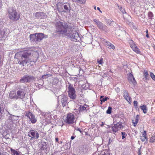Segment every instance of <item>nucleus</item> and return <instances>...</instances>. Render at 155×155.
I'll return each instance as SVG.
<instances>
[{
	"label": "nucleus",
	"instance_id": "obj_10",
	"mask_svg": "<svg viewBox=\"0 0 155 155\" xmlns=\"http://www.w3.org/2000/svg\"><path fill=\"white\" fill-rule=\"evenodd\" d=\"M130 46L134 51L137 54H140L141 52L140 50L137 48V46L132 40L129 41Z\"/></svg>",
	"mask_w": 155,
	"mask_h": 155
},
{
	"label": "nucleus",
	"instance_id": "obj_8",
	"mask_svg": "<svg viewBox=\"0 0 155 155\" xmlns=\"http://www.w3.org/2000/svg\"><path fill=\"white\" fill-rule=\"evenodd\" d=\"M123 126L122 125V123L120 122V123H116L114 124L111 127L112 131L114 133L117 132L118 130H120V129H123Z\"/></svg>",
	"mask_w": 155,
	"mask_h": 155
},
{
	"label": "nucleus",
	"instance_id": "obj_12",
	"mask_svg": "<svg viewBox=\"0 0 155 155\" xmlns=\"http://www.w3.org/2000/svg\"><path fill=\"white\" fill-rule=\"evenodd\" d=\"M59 101H60L62 106L64 107L67 104V102L68 100V97L64 95H61L59 97Z\"/></svg>",
	"mask_w": 155,
	"mask_h": 155
},
{
	"label": "nucleus",
	"instance_id": "obj_33",
	"mask_svg": "<svg viewBox=\"0 0 155 155\" xmlns=\"http://www.w3.org/2000/svg\"><path fill=\"white\" fill-rule=\"evenodd\" d=\"M120 11L123 14H127V13L125 11V10L124 8H123L122 7H121L120 8Z\"/></svg>",
	"mask_w": 155,
	"mask_h": 155
},
{
	"label": "nucleus",
	"instance_id": "obj_44",
	"mask_svg": "<svg viewBox=\"0 0 155 155\" xmlns=\"http://www.w3.org/2000/svg\"><path fill=\"white\" fill-rule=\"evenodd\" d=\"M138 153H139L138 155H141V154L140 153V149H139Z\"/></svg>",
	"mask_w": 155,
	"mask_h": 155
},
{
	"label": "nucleus",
	"instance_id": "obj_5",
	"mask_svg": "<svg viewBox=\"0 0 155 155\" xmlns=\"http://www.w3.org/2000/svg\"><path fill=\"white\" fill-rule=\"evenodd\" d=\"M68 90V93L69 97L72 99H75L76 97L75 90L71 84L69 85Z\"/></svg>",
	"mask_w": 155,
	"mask_h": 155
},
{
	"label": "nucleus",
	"instance_id": "obj_2",
	"mask_svg": "<svg viewBox=\"0 0 155 155\" xmlns=\"http://www.w3.org/2000/svg\"><path fill=\"white\" fill-rule=\"evenodd\" d=\"M16 54L20 56L21 58L18 61V63L23 66H25L27 63L33 65V63L36 61L39 56L38 52L31 50L18 52Z\"/></svg>",
	"mask_w": 155,
	"mask_h": 155
},
{
	"label": "nucleus",
	"instance_id": "obj_38",
	"mask_svg": "<svg viewBox=\"0 0 155 155\" xmlns=\"http://www.w3.org/2000/svg\"><path fill=\"white\" fill-rule=\"evenodd\" d=\"M147 138V137L142 136L141 137V140L143 142Z\"/></svg>",
	"mask_w": 155,
	"mask_h": 155
},
{
	"label": "nucleus",
	"instance_id": "obj_31",
	"mask_svg": "<svg viewBox=\"0 0 155 155\" xmlns=\"http://www.w3.org/2000/svg\"><path fill=\"white\" fill-rule=\"evenodd\" d=\"M14 109L15 110H17L21 109L20 108L19 106L15 104L13 107Z\"/></svg>",
	"mask_w": 155,
	"mask_h": 155
},
{
	"label": "nucleus",
	"instance_id": "obj_22",
	"mask_svg": "<svg viewBox=\"0 0 155 155\" xmlns=\"http://www.w3.org/2000/svg\"><path fill=\"white\" fill-rule=\"evenodd\" d=\"M30 39L31 41H35V42L36 41V34H35L30 35Z\"/></svg>",
	"mask_w": 155,
	"mask_h": 155
},
{
	"label": "nucleus",
	"instance_id": "obj_49",
	"mask_svg": "<svg viewBox=\"0 0 155 155\" xmlns=\"http://www.w3.org/2000/svg\"><path fill=\"white\" fill-rule=\"evenodd\" d=\"M12 116L11 115L10 117H9L8 119L9 120H11L12 119Z\"/></svg>",
	"mask_w": 155,
	"mask_h": 155
},
{
	"label": "nucleus",
	"instance_id": "obj_59",
	"mask_svg": "<svg viewBox=\"0 0 155 155\" xmlns=\"http://www.w3.org/2000/svg\"><path fill=\"white\" fill-rule=\"evenodd\" d=\"M51 155H53V154H51Z\"/></svg>",
	"mask_w": 155,
	"mask_h": 155
},
{
	"label": "nucleus",
	"instance_id": "obj_23",
	"mask_svg": "<svg viewBox=\"0 0 155 155\" xmlns=\"http://www.w3.org/2000/svg\"><path fill=\"white\" fill-rule=\"evenodd\" d=\"M121 118L119 117H115L114 118V122H116V123H120L121 122Z\"/></svg>",
	"mask_w": 155,
	"mask_h": 155
},
{
	"label": "nucleus",
	"instance_id": "obj_11",
	"mask_svg": "<svg viewBox=\"0 0 155 155\" xmlns=\"http://www.w3.org/2000/svg\"><path fill=\"white\" fill-rule=\"evenodd\" d=\"M35 78L31 75H26L21 78L20 81L21 82H28L34 80Z\"/></svg>",
	"mask_w": 155,
	"mask_h": 155
},
{
	"label": "nucleus",
	"instance_id": "obj_15",
	"mask_svg": "<svg viewBox=\"0 0 155 155\" xmlns=\"http://www.w3.org/2000/svg\"><path fill=\"white\" fill-rule=\"evenodd\" d=\"M123 95L124 98L126 99L129 104L131 102V97L129 96L128 93L127 91H123Z\"/></svg>",
	"mask_w": 155,
	"mask_h": 155
},
{
	"label": "nucleus",
	"instance_id": "obj_4",
	"mask_svg": "<svg viewBox=\"0 0 155 155\" xmlns=\"http://www.w3.org/2000/svg\"><path fill=\"white\" fill-rule=\"evenodd\" d=\"M9 17L10 19L14 21H17L19 19L20 15L13 8H10L8 11Z\"/></svg>",
	"mask_w": 155,
	"mask_h": 155
},
{
	"label": "nucleus",
	"instance_id": "obj_36",
	"mask_svg": "<svg viewBox=\"0 0 155 155\" xmlns=\"http://www.w3.org/2000/svg\"><path fill=\"white\" fill-rule=\"evenodd\" d=\"M153 16V13L151 12H149L148 14V17L149 18L152 19Z\"/></svg>",
	"mask_w": 155,
	"mask_h": 155
},
{
	"label": "nucleus",
	"instance_id": "obj_26",
	"mask_svg": "<svg viewBox=\"0 0 155 155\" xmlns=\"http://www.w3.org/2000/svg\"><path fill=\"white\" fill-rule=\"evenodd\" d=\"M140 107L141 109L143 110V112L144 114H146L147 113V107L145 105H143L142 106H140Z\"/></svg>",
	"mask_w": 155,
	"mask_h": 155
},
{
	"label": "nucleus",
	"instance_id": "obj_30",
	"mask_svg": "<svg viewBox=\"0 0 155 155\" xmlns=\"http://www.w3.org/2000/svg\"><path fill=\"white\" fill-rule=\"evenodd\" d=\"M75 2L80 4H84L85 2V0H74Z\"/></svg>",
	"mask_w": 155,
	"mask_h": 155
},
{
	"label": "nucleus",
	"instance_id": "obj_13",
	"mask_svg": "<svg viewBox=\"0 0 155 155\" xmlns=\"http://www.w3.org/2000/svg\"><path fill=\"white\" fill-rule=\"evenodd\" d=\"M29 136L32 138H35L38 139L39 137V134L37 131L30 130L29 132Z\"/></svg>",
	"mask_w": 155,
	"mask_h": 155
},
{
	"label": "nucleus",
	"instance_id": "obj_20",
	"mask_svg": "<svg viewBox=\"0 0 155 155\" xmlns=\"http://www.w3.org/2000/svg\"><path fill=\"white\" fill-rule=\"evenodd\" d=\"M5 108V105L3 103H1L0 104V118H1L2 114L4 112V110Z\"/></svg>",
	"mask_w": 155,
	"mask_h": 155
},
{
	"label": "nucleus",
	"instance_id": "obj_3",
	"mask_svg": "<svg viewBox=\"0 0 155 155\" xmlns=\"http://www.w3.org/2000/svg\"><path fill=\"white\" fill-rule=\"evenodd\" d=\"M27 88V87H25L23 85L18 86V88L19 90L17 91L16 94L17 99L18 98L22 99L24 97L25 94V90Z\"/></svg>",
	"mask_w": 155,
	"mask_h": 155
},
{
	"label": "nucleus",
	"instance_id": "obj_51",
	"mask_svg": "<svg viewBox=\"0 0 155 155\" xmlns=\"http://www.w3.org/2000/svg\"><path fill=\"white\" fill-rule=\"evenodd\" d=\"M103 97L104 96H101L100 97V100H101V99H102L103 98Z\"/></svg>",
	"mask_w": 155,
	"mask_h": 155
},
{
	"label": "nucleus",
	"instance_id": "obj_53",
	"mask_svg": "<svg viewBox=\"0 0 155 155\" xmlns=\"http://www.w3.org/2000/svg\"><path fill=\"white\" fill-rule=\"evenodd\" d=\"M55 140L56 142H58V138H56Z\"/></svg>",
	"mask_w": 155,
	"mask_h": 155
},
{
	"label": "nucleus",
	"instance_id": "obj_50",
	"mask_svg": "<svg viewBox=\"0 0 155 155\" xmlns=\"http://www.w3.org/2000/svg\"><path fill=\"white\" fill-rule=\"evenodd\" d=\"M146 37L147 38H149V35H148V34H147L146 35Z\"/></svg>",
	"mask_w": 155,
	"mask_h": 155
},
{
	"label": "nucleus",
	"instance_id": "obj_47",
	"mask_svg": "<svg viewBox=\"0 0 155 155\" xmlns=\"http://www.w3.org/2000/svg\"><path fill=\"white\" fill-rule=\"evenodd\" d=\"M97 9L98 10H99L100 12H101V13L102 12L100 10V8L99 7H97Z\"/></svg>",
	"mask_w": 155,
	"mask_h": 155
},
{
	"label": "nucleus",
	"instance_id": "obj_28",
	"mask_svg": "<svg viewBox=\"0 0 155 155\" xmlns=\"http://www.w3.org/2000/svg\"><path fill=\"white\" fill-rule=\"evenodd\" d=\"M143 74L144 78L146 80H147L149 75L147 71H144Z\"/></svg>",
	"mask_w": 155,
	"mask_h": 155
},
{
	"label": "nucleus",
	"instance_id": "obj_35",
	"mask_svg": "<svg viewBox=\"0 0 155 155\" xmlns=\"http://www.w3.org/2000/svg\"><path fill=\"white\" fill-rule=\"evenodd\" d=\"M150 75L152 79L155 81V75L152 72H150Z\"/></svg>",
	"mask_w": 155,
	"mask_h": 155
},
{
	"label": "nucleus",
	"instance_id": "obj_55",
	"mask_svg": "<svg viewBox=\"0 0 155 155\" xmlns=\"http://www.w3.org/2000/svg\"><path fill=\"white\" fill-rule=\"evenodd\" d=\"M146 33H147V34H148V30H147L146 31Z\"/></svg>",
	"mask_w": 155,
	"mask_h": 155
},
{
	"label": "nucleus",
	"instance_id": "obj_24",
	"mask_svg": "<svg viewBox=\"0 0 155 155\" xmlns=\"http://www.w3.org/2000/svg\"><path fill=\"white\" fill-rule=\"evenodd\" d=\"M139 116L138 115H137L134 118L135 120H132L133 123L134 124V126H135L138 122L139 121Z\"/></svg>",
	"mask_w": 155,
	"mask_h": 155
},
{
	"label": "nucleus",
	"instance_id": "obj_7",
	"mask_svg": "<svg viewBox=\"0 0 155 155\" xmlns=\"http://www.w3.org/2000/svg\"><path fill=\"white\" fill-rule=\"evenodd\" d=\"M93 21L97 25V26L100 29L104 31L107 30V26L106 25H104L99 20H97L96 19H94Z\"/></svg>",
	"mask_w": 155,
	"mask_h": 155
},
{
	"label": "nucleus",
	"instance_id": "obj_43",
	"mask_svg": "<svg viewBox=\"0 0 155 155\" xmlns=\"http://www.w3.org/2000/svg\"><path fill=\"white\" fill-rule=\"evenodd\" d=\"M2 6V1L0 0V10L1 9V8Z\"/></svg>",
	"mask_w": 155,
	"mask_h": 155
},
{
	"label": "nucleus",
	"instance_id": "obj_42",
	"mask_svg": "<svg viewBox=\"0 0 155 155\" xmlns=\"http://www.w3.org/2000/svg\"><path fill=\"white\" fill-rule=\"evenodd\" d=\"M142 136H145L146 137V131H144L143 133L142 134Z\"/></svg>",
	"mask_w": 155,
	"mask_h": 155
},
{
	"label": "nucleus",
	"instance_id": "obj_56",
	"mask_svg": "<svg viewBox=\"0 0 155 155\" xmlns=\"http://www.w3.org/2000/svg\"><path fill=\"white\" fill-rule=\"evenodd\" d=\"M94 9L95 10L96 9V7L95 6H94Z\"/></svg>",
	"mask_w": 155,
	"mask_h": 155
},
{
	"label": "nucleus",
	"instance_id": "obj_16",
	"mask_svg": "<svg viewBox=\"0 0 155 155\" xmlns=\"http://www.w3.org/2000/svg\"><path fill=\"white\" fill-rule=\"evenodd\" d=\"M128 78L130 83H132L134 84H136V82L135 79L133 77V74L131 73H130L128 75Z\"/></svg>",
	"mask_w": 155,
	"mask_h": 155
},
{
	"label": "nucleus",
	"instance_id": "obj_25",
	"mask_svg": "<svg viewBox=\"0 0 155 155\" xmlns=\"http://www.w3.org/2000/svg\"><path fill=\"white\" fill-rule=\"evenodd\" d=\"M120 33V34L118 35L119 36H122L123 37H125V36H126V32L124 31H120L119 30L118 31Z\"/></svg>",
	"mask_w": 155,
	"mask_h": 155
},
{
	"label": "nucleus",
	"instance_id": "obj_45",
	"mask_svg": "<svg viewBox=\"0 0 155 155\" xmlns=\"http://www.w3.org/2000/svg\"><path fill=\"white\" fill-rule=\"evenodd\" d=\"M112 142V140L110 139V138L109 139V144H110Z\"/></svg>",
	"mask_w": 155,
	"mask_h": 155
},
{
	"label": "nucleus",
	"instance_id": "obj_18",
	"mask_svg": "<svg viewBox=\"0 0 155 155\" xmlns=\"http://www.w3.org/2000/svg\"><path fill=\"white\" fill-rule=\"evenodd\" d=\"M36 34V41H41L44 38V34L42 33H39Z\"/></svg>",
	"mask_w": 155,
	"mask_h": 155
},
{
	"label": "nucleus",
	"instance_id": "obj_48",
	"mask_svg": "<svg viewBox=\"0 0 155 155\" xmlns=\"http://www.w3.org/2000/svg\"><path fill=\"white\" fill-rule=\"evenodd\" d=\"M102 124L101 125V127H103L104 126V124L103 123V122H102Z\"/></svg>",
	"mask_w": 155,
	"mask_h": 155
},
{
	"label": "nucleus",
	"instance_id": "obj_1",
	"mask_svg": "<svg viewBox=\"0 0 155 155\" xmlns=\"http://www.w3.org/2000/svg\"><path fill=\"white\" fill-rule=\"evenodd\" d=\"M77 28L73 25L68 26L64 22L58 21L56 24L55 31L66 36L67 38L77 40L79 37L78 33L77 31Z\"/></svg>",
	"mask_w": 155,
	"mask_h": 155
},
{
	"label": "nucleus",
	"instance_id": "obj_39",
	"mask_svg": "<svg viewBox=\"0 0 155 155\" xmlns=\"http://www.w3.org/2000/svg\"><path fill=\"white\" fill-rule=\"evenodd\" d=\"M137 102L136 101H134V106L137 108Z\"/></svg>",
	"mask_w": 155,
	"mask_h": 155
},
{
	"label": "nucleus",
	"instance_id": "obj_40",
	"mask_svg": "<svg viewBox=\"0 0 155 155\" xmlns=\"http://www.w3.org/2000/svg\"><path fill=\"white\" fill-rule=\"evenodd\" d=\"M81 110H86V107H85L83 106H81L80 107Z\"/></svg>",
	"mask_w": 155,
	"mask_h": 155
},
{
	"label": "nucleus",
	"instance_id": "obj_6",
	"mask_svg": "<svg viewBox=\"0 0 155 155\" xmlns=\"http://www.w3.org/2000/svg\"><path fill=\"white\" fill-rule=\"evenodd\" d=\"M65 122L66 123L69 124H73L75 122V121L74 115L72 113L68 114L66 117Z\"/></svg>",
	"mask_w": 155,
	"mask_h": 155
},
{
	"label": "nucleus",
	"instance_id": "obj_27",
	"mask_svg": "<svg viewBox=\"0 0 155 155\" xmlns=\"http://www.w3.org/2000/svg\"><path fill=\"white\" fill-rule=\"evenodd\" d=\"M155 142V135L153 134L152 135V137L150 139V142L151 143H153Z\"/></svg>",
	"mask_w": 155,
	"mask_h": 155
},
{
	"label": "nucleus",
	"instance_id": "obj_21",
	"mask_svg": "<svg viewBox=\"0 0 155 155\" xmlns=\"http://www.w3.org/2000/svg\"><path fill=\"white\" fill-rule=\"evenodd\" d=\"M9 97L11 99H17V97H16V94L14 91H11L9 94Z\"/></svg>",
	"mask_w": 155,
	"mask_h": 155
},
{
	"label": "nucleus",
	"instance_id": "obj_60",
	"mask_svg": "<svg viewBox=\"0 0 155 155\" xmlns=\"http://www.w3.org/2000/svg\"><path fill=\"white\" fill-rule=\"evenodd\" d=\"M3 32V33H5V32L4 31V32Z\"/></svg>",
	"mask_w": 155,
	"mask_h": 155
},
{
	"label": "nucleus",
	"instance_id": "obj_46",
	"mask_svg": "<svg viewBox=\"0 0 155 155\" xmlns=\"http://www.w3.org/2000/svg\"><path fill=\"white\" fill-rule=\"evenodd\" d=\"M74 138H75V137L74 136H72L71 138V140H72L74 139Z\"/></svg>",
	"mask_w": 155,
	"mask_h": 155
},
{
	"label": "nucleus",
	"instance_id": "obj_32",
	"mask_svg": "<svg viewBox=\"0 0 155 155\" xmlns=\"http://www.w3.org/2000/svg\"><path fill=\"white\" fill-rule=\"evenodd\" d=\"M112 108L110 107H109L108 109L106 111V113L110 114L111 113Z\"/></svg>",
	"mask_w": 155,
	"mask_h": 155
},
{
	"label": "nucleus",
	"instance_id": "obj_58",
	"mask_svg": "<svg viewBox=\"0 0 155 155\" xmlns=\"http://www.w3.org/2000/svg\"><path fill=\"white\" fill-rule=\"evenodd\" d=\"M104 155H110V154H104Z\"/></svg>",
	"mask_w": 155,
	"mask_h": 155
},
{
	"label": "nucleus",
	"instance_id": "obj_9",
	"mask_svg": "<svg viewBox=\"0 0 155 155\" xmlns=\"http://www.w3.org/2000/svg\"><path fill=\"white\" fill-rule=\"evenodd\" d=\"M25 116L30 119L31 122L32 124L35 123L37 121V118L35 117V115L30 112H26Z\"/></svg>",
	"mask_w": 155,
	"mask_h": 155
},
{
	"label": "nucleus",
	"instance_id": "obj_14",
	"mask_svg": "<svg viewBox=\"0 0 155 155\" xmlns=\"http://www.w3.org/2000/svg\"><path fill=\"white\" fill-rule=\"evenodd\" d=\"M36 18L38 19L45 18L46 15L43 12H39L35 13V14Z\"/></svg>",
	"mask_w": 155,
	"mask_h": 155
},
{
	"label": "nucleus",
	"instance_id": "obj_17",
	"mask_svg": "<svg viewBox=\"0 0 155 155\" xmlns=\"http://www.w3.org/2000/svg\"><path fill=\"white\" fill-rule=\"evenodd\" d=\"M62 5H63L64 8L65 10H64L63 12H68L70 11V5L68 3H64L62 4Z\"/></svg>",
	"mask_w": 155,
	"mask_h": 155
},
{
	"label": "nucleus",
	"instance_id": "obj_41",
	"mask_svg": "<svg viewBox=\"0 0 155 155\" xmlns=\"http://www.w3.org/2000/svg\"><path fill=\"white\" fill-rule=\"evenodd\" d=\"M97 62L99 64H102V59L101 58L99 61H97Z\"/></svg>",
	"mask_w": 155,
	"mask_h": 155
},
{
	"label": "nucleus",
	"instance_id": "obj_52",
	"mask_svg": "<svg viewBox=\"0 0 155 155\" xmlns=\"http://www.w3.org/2000/svg\"><path fill=\"white\" fill-rule=\"evenodd\" d=\"M77 130H78L80 132H81V130L80 129H77Z\"/></svg>",
	"mask_w": 155,
	"mask_h": 155
},
{
	"label": "nucleus",
	"instance_id": "obj_34",
	"mask_svg": "<svg viewBox=\"0 0 155 155\" xmlns=\"http://www.w3.org/2000/svg\"><path fill=\"white\" fill-rule=\"evenodd\" d=\"M108 99L109 98L108 97H106L105 98L101 99V100H100L101 102V104H102V102H104L105 101H107Z\"/></svg>",
	"mask_w": 155,
	"mask_h": 155
},
{
	"label": "nucleus",
	"instance_id": "obj_29",
	"mask_svg": "<svg viewBox=\"0 0 155 155\" xmlns=\"http://www.w3.org/2000/svg\"><path fill=\"white\" fill-rule=\"evenodd\" d=\"M11 151L14 155H19L17 151L14 149L11 148Z\"/></svg>",
	"mask_w": 155,
	"mask_h": 155
},
{
	"label": "nucleus",
	"instance_id": "obj_54",
	"mask_svg": "<svg viewBox=\"0 0 155 155\" xmlns=\"http://www.w3.org/2000/svg\"><path fill=\"white\" fill-rule=\"evenodd\" d=\"M1 56L0 55V64L1 62Z\"/></svg>",
	"mask_w": 155,
	"mask_h": 155
},
{
	"label": "nucleus",
	"instance_id": "obj_19",
	"mask_svg": "<svg viewBox=\"0 0 155 155\" xmlns=\"http://www.w3.org/2000/svg\"><path fill=\"white\" fill-rule=\"evenodd\" d=\"M104 41L105 42L106 45L110 49H114L115 48L114 46V45L110 43L108 41L104 40Z\"/></svg>",
	"mask_w": 155,
	"mask_h": 155
},
{
	"label": "nucleus",
	"instance_id": "obj_57",
	"mask_svg": "<svg viewBox=\"0 0 155 155\" xmlns=\"http://www.w3.org/2000/svg\"><path fill=\"white\" fill-rule=\"evenodd\" d=\"M0 155H3V154L1 152H0Z\"/></svg>",
	"mask_w": 155,
	"mask_h": 155
},
{
	"label": "nucleus",
	"instance_id": "obj_37",
	"mask_svg": "<svg viewBox=\"0 0 155 155\" xmlns=\"http://www.w3.org/2000/svg\"><path fill=\"white\" fill-rule=\"evenodd\" d=\"M122 136V139H123L124 138H125L126 137V135H127L125 132H122L121 133Z\"/></svg>",
	"mask_w": 155,
	"mask_h": 155
}]
</instances>
